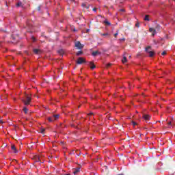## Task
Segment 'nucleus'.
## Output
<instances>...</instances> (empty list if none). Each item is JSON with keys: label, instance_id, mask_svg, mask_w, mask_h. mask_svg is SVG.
<instances>
[{"label": "nucleus", "instance_id": "f257e3e1", "mask_svg": "<svg viewBox=\"0 0 175 175\" xmlns=\"http://www.w3.org/2000/svg\"><path fill=\"white\" fill-rule=\"evenodd\" d=\"M31 96H28L27 94L25 96V100H23V102L25 105H30L31 103Z\"/></svg>", "mask_w": 175, "mask_h": 175}, {"label": "nucleus", "instance_id": "f03ea898", "mask_svg": "<svg viewBox=\"0 0 175 175\" xmlns=\"http://www.w3.org/2000/svg\"><path fill=\"white\" fill-rule=\"evenodd\" d=\"M75 47L78 49V50H81V49H83L84 45L80 42V41H77L75 42Z\"/></svg>", "mask_w": 175, "mask_h": 175}, {"label": "nucleus", "instance_id": "7ed1b4c3", "mask_svg": "<svg viewBox=\"0 0 175 175\" xmlns=\"http://www.w3.org/2000/svg\"><path fill=\"white\" fill-rule=\"evenodd\" d=\"M85 63V59L83 57H79L77 60V65H81V64Z\"/></svg>", "mask_w": 175, "mask_h": 175}, {"label": "nucleus", "instance_id": "20e7f679", "mask_svg": "<svg viewBox=\"0 0 175 175\" xmlns=\"http://www.w3.org/2000/svg\"><path fill=\"white\" fill-rule=\"evenodd\" d=\"M149 31L152 33V36H155V33H157V30L155 29L150 27Z\"/></svg>", "mask_w": 175, "mask_h": 175}, {"label": "nucleus", "instance_id": "39448f33", "mask_svg": "<svg viewBox=\"0 0 175 175\" xmlns=\"http://www.w3.org/2000/svg\"><path fill=\"white\" fill-rule=\"evenodd\" d=\"M143 118H144V120H145V121H148V120H150V118H151V117L150 116V115L144 114Z\"/></svg>", "mask_w": 175, "mask_h": 175}, {"label": "nucleus", "instance_id": "423d86ee", "mask_svg": "<svg viewBox=\"0 0 175 175\" xmlns=\"http://www.w3.org/2000/svg\"><path fill=\"white\" fill-rule=\"evenodd\" d=\"M11 150L13 151L14 154H17V148H16V146L12 145Z\"/></svg>", "mask_w": 175, "mask_h": 175}, {"label": "nucleus", "instance_id": "0eeeda50", "mask_svg": "<svg viewBox=\"0 0 175 175\" xmlns=\"http://www.w3.org/2000/svg\"><path fill=\"white\" fill-rule=\"evenodd\" d=\"M99 54H100V52H99L98 51H96L92 53V55L93 57H96V55H99Z\"/></svg>", "mask_w": 175, "mask_h": 175}, {"label": "nucleus", "instance_id": "6e6552de", "mask_svg": "<svg viewBox=\"0 0 175 175\" xmlns=\"http://www.w3.org/2000/svg\"><path fill=\"white\" fill-rule=\"evenodd\" d=\"M33 51L34 54H40V53H42V51L40 49H33Z\"/></svg>", "mask_w": 175, "mask_h": 175}, {"label": "nucleus", "instance_id": "1a4fd4ad", "mask_svg": "<svg viewBox=\"0 0 175 175\" xmlns=\"http://www.w3.org/2000/svg\"><path fill=\"white\" fill-rule=\"evenodd\" d=\"M89 64H90V65H92L90 67V69L94 70V69H95V68H96V66H95V64H94L93 62H90Z\"/></svg>", "mask_w": 175, "mask_h": 175}, {"label": "nucleus", "instance_id": "9d476101", "mask_svg": "<svg viewBox=\"0 0 175 175\" xmlns=\"http://www.w3.org/2000/svg\"><path fill=\"white\" fill-rule=\"evenodd\" d=\"M151 49V46H148L145 49L146 53H148V54L151 51L150 49Z\"/></svg>", "mask_w": 175, "mask_h": 175}, {"label": "nucleus", "instance_id": "9b49d317", "mask_svg": "<svg viewBox=\"0 0 175 175\" xmlns=\"http://www.w3.org/2000/svg\"><path fill=\"white\" fill-rule=\"evenodd\" d=\"M149 57H154L155 55V53L154 51H151L148 53Z\"/></svg>", "mask_w": 175, "mask_h": 175}, {"label": "nucleus", "instance_id": "f8f14e48", "mask_svg": "<svg viewBox=\"0 0 175 175\" xmlns=\"http://www.w3.org/2000/svg\"><path fill=\"white\" fill-rule=\"evenodd\" d=\"M79 172H80V168H77L73 171V174H77V173H79Z\"/></svg>", "mask_w": 175, "mask_h": 175}, {"label": "nucleus", "instance_id": "ddd939ff", "mask_svg": "<svg viewBox=\"0 0 175 175\" xmlns=\"http://www.w3.org/2000/svg\"><path fill=\"white\" fill-rule=\"evenodd\" d=\"M57 53H58L59 54H60V55H64V49H60V50H59V51H57Z\"/></svg>", "mask_w": 175, "mask_h": 175}, {"label": "nucleus", "instance_id": "4468645a", "mask_svg": "<svg viewBox=\"0 0 175 175\" xmlns=\"http://www.w3.org/2000/svg\"><path fill=\"white\" fill-rule=\"evenodd\" d=\"M144 20H145V21H150V16L146 15Z\"/></svg>", "mask_w": 175, "mask_h": 175}, {"label": "nucleus", "instance_id": "2eb2a0df", "mask_svg": "<svg viewBox=\"0 0 175 175\" xmlns=\"http://www.w3.org/2000/svg\"><path fill=\"white\" fill-rule=\"evenodd\" d=\"M23 111H24L25 114H27L28 113V108H27L26 107H23Z\"/></svg>", "mask_w": 175, "mask_h": 175}, {"label": "nucleus", "instance_id": "dca6fc26", "mask_svg": "<svg viewBox=\"0 0 175 175\" xmlns=\"http://www.w3.org/2000/svg\"><path fill=\"white\" fill-rule=\"evenodd\" d=\"M128 61V59H126V57L124 56L123 59H122V62H123V64H125V62H126Z\"/></svg>", "mask_w": 175, "mask_h": 175}, {"label": "nucleus", "instance_id": "f3484780", "mask_svg": "<svg viewBox=\"0 0 175 175\" xmlns=\"http://www.w3.org/2000/svg\"><path fill=\"white\" fill-rule=\"evenodd\" d=\"M17 8L20 7V6H23V3H21V1H19L16 4Z\"/></svg>", "mask_w": 175, "mask_h": 175}, {"label": "nucleus", "instance_id": "a211bd4d", "mask_svg": "<svg viewBox=\"0 0 175 175\" xmlns=\"http://www.w3.org/2000/svg\"><path fill=\"white\" fill-rule=\"evenodd\" d=\"M53 116L55 117V120H58L59 118V115L57 114V115H53Z\"/></svg>", "mask_w": 175, "mask_h": 175}, {"label": "nucleus", "instance_id": "6ab92c4d", "mask_svg": "<svg viewBox=\"0 0 175 175\" xmlns=\"http://www.w3.org/2000/svg\"><path fill=\"white\" fill-rule=\"evenodd\" d=\"M47 120L49 121V122H53V118L51 117H49Z\"/></svg>", "mask_w": 175, "mask_h": 175}, {"label": "nucleus", "instance_id": "aec40b11", "mask_svg": "<svg viewBox=\"0 0 175 175\" xmlns=\"http://www.w3.org/2000/svg\"><path fill=\"white\" fill-rule=\"evenodd\" d=\"M46 131L45 129H40V133H42V135L44 133V131Z\"/></svg>", "mask_w": 175, "mask_h": 175}, {"label": "nucleus", "instance_id": "412c9836", "mask_svg": "<svg viewBox=\"0 0 175 175\" xmlns=\"http://www.w3.org/2000/svg\"><path fill=\"white\" fill-rule=\"evenodd\" d=\"M135 27H137V28H139L140 27V23L139 22H137L135 24Z\"/></svg>", "mask_w": 175, "mask_h": 175}, {"label": "nucleus", "instance_id": "4be33fe9", "mask_svg": "<svg viewBox=\"0 0 175 175\" xmlns=\"http://www.w3.org/2000/svg\"><path fill=\"white\" fill-rule=\"evenodd\" d=\"M81 54H83V51H78L77 53V55L79 56V55H81Z\"/></svg>", "mask_w": 175, "mask_h": 175}, {"label": "nucleus", "instance_id": "5701e85b", "mask_svg": "<svg viewBox=\"0 0 175 175\" xmlns=\"http://www.w3.org/2000/svg\"><path fill=\"white\" fill-rule=\"evenodd\" d=\"M104 23L106 24L107 25H110V22H109L107 21H105Z\"/></svg>", "mask_w": 175, "mask_h": 175}, {"label": "nucleus", "instance_id": "b1692460", "mask_svg": "<svg viewBox=\"0 0 175 175\" xmlns=\"http://www.w3.org/2000/svg\"><path fill=\"white\" fill-rule=\"evenodd\" d=\"M26 28L31 29V28H32V25L27 23V26L26 27Z\"/></svg>", "mask_w": 175, "mask_h": 175}, {"label": "nucleus", "instance_id": "393cba45", "mask_svg": "<svg viewBox=\"0 0 175 175\" xmlns=\"http://www.w3.org/2000/svg\"><path fill=\"white\" fill-rule=\"evenodd\" d=\"M101 35H102V36H109V33H103Z\"/></svg>", "mask_w": 175, "mask_h": 175}, {"label": "nucleus", "instance_id": "a878e982", "mask_svg": "<svg viewBox=\"0 0 175 175\" xmlns=\"http://www.w3.org/2000/svg\"><path fill=\"white\" fill-rule=\"evenodd\" d=\"M83 8H86V9H88V7H87V5L83 3L82 4Z\"/></svg>", "mask_w": 175, "mask_h": 175}, {"label": "nucleus", "instance_id": "bb28decb", "mask_svg": "<svg viewBox=\"0 0 175 175\" xmlns=\"http://www.w3.org/2000/svg\"><path fill=\"white\" fill-rule=\"evenodd\" d=\"M51 118H52L53 122L56 121L55 118L54 117V115L53 116H51Z\"/></svg>", "mask_w": 175, "mask_h": 175}, {"label": "nucleus", "instance_id": "cd10ccee", "mask_svg": "<svg viewBox=\"0 0 175 175\" xmlns=\"http://www.w3.org/2000/svg\"><path fill=\"white\" fill-rule=\"evenodd\" d=\"M133 126H135V125H137V124L135 122H132Z\"/></svg>", "mask_w": 175, "mask_h": 175}, {"label": "nucleus", "instance_id": "c85d7f7f", "mask_svg": "<svg viewBox=\"0 0 175 175\" xmlns=\"http://www.w3.org/2000/svg\"><path fill=\"white\" fill-rule=\"evenodd\" d=\"M111 66V64H110V63H109V64H107V68H110Z\"/></svg>", "mask_w": 175, "mask_h": 175}, {"label": "nucleus", "instance_id": "c756f323", "mask_svg": "<svg viewBox=\"0 0 175 175\" xmlns=\"http://www.w3.org/2000/svg\"><path fill=\"white\" fill-rule=\"evenodd\" d=\"M161 55H166V51H163V52L161 53Z\"/></svg>", "mask_w": 175, "mask_h": 175}, {"label": "nucleus", "instance_id": "7c9ffc66", "mask_svg": "<svg viewBox=\"0 0 175 175\" xmlns=\"http://www.w3.org/2000/svg\"><path fill=\"white\" fill-rule=\"evenodd\" d=\"M37 10H38V12H40V6H38V7L37 8Z\"/></svg>", "mask_w": 175, "mask_h": 175}, {"label": "nucleus", "instance_id": "2f4dec72", "mask_svg": "<svg viewBox=\"0 0 175 175\" xmlns=\"http://www.w3.org/2000/svg\"><path fill=\"white\" fill-rule=\"evenodd\" d=\"M117 35H118V32L114 34V37H115V38H117Z\"/></svg>", "mask_w": 175, "mask_h": 175}, {"label": "nucleus", "instance_id": "473e14b6", "mask_svg": "<svg viewBox=\"0 0 175 175\" xmlns=\"http://www.w3.org/2000/svg\"><path fill=\"white\" fill-rule=\"evenodd\" d=\"M88 116H94V113H88Z\"/></svg>", "mask_w": 175, "mask_h": 175}, {"label": "nucleus", "instance_id": "72a5a7b5", "mask_svg": "<svg viewBox=\"0 0 175 175\" xmlns=\"http://www.w3.org/2000/svg\"><path fill=\"white\" fill-rule=\"evenodd\" d=\"M89 32H90V29H88L86 30V33H88Z\"/></svg>", "mask_w": 175, "mask_h": 175}, {"label": "nucleus", "instance_id": "f704fd0d", "mask_svg": "<svg viewBox=\"0 0 175 175\" xmlns=\"http://www.w3.org/2000/svg\"><path fill=\"white\" fill-rule=\"evenodd\" d=\"M120 12H125V10L121 9V10H120Z\"/></svg>", "mask_w": 175, "mask_h": 175}, {"label": "nucleus", "instance_id": "c9c22d12", "mask_svg": "<svg viewBox=\"0 0 175 175\" xmlns=\"http://www.w3.org/2000/svg\"><path fill=\"white\" fill-rule=\"evenodd\" d=\"M0 124H3V121L2 120H0Z\"/></svg>", "mask_w": 175, "mask_h": 175}, {"label": "nucleus", "instance_id": "e433bc0d", "mask_svg": "<svg viewBox=\"0 0 175 175\" xmlns=\"http://www.w3.org/2000/svg\"><path fill=\"white\" fill-rule=\"evenodd\" d=\"M93 12H96V8H93Z\"/></svg>", "mask_w": 175, "mask_h": 175}, {"label": "nucleus", "instance_id": "4c0bfd02", "mask_svg": "<svg viewBox=\"0 0 175 175\" xmlns=\"http://www.w3.org/2000/svg\"><path fill=\"white\" fill-rule=\"evenodd\" d=\"M171 124H172V122H168V125H170Z\"/></svg>", "mask_w": 175, "mask_h": 175}, {"label": "nucleus", "instance_id": "58836bf2", "mask_svg": "<svg viewBox=\"0 0 175 175\" xmlns=\"http://www.w3.org/2000/svg\"><path fill=\"white\" fill-rule=\"evenodd\" d=\"M12 39L14 40L15 38L13 37V36H12Z\"/></svg>", "mask_w": 175, "mask_h": 175}, {"label": "nucleus", "instance_id": "ea45409f", "mask_svg": "<svg viewBox=\"0 0 175 175\" xmlns=\"http://www.w3.org/2000/svg\"><path fill=\"white\" fill-rule=\"evenodd\" d=\"M65 175H70V174H65Z\"/></svg>", "mask_w": 175, "mask_h": 175}, {"label": "nucleus", "instance_id": "a19ab883", "mask_svg": "<svg viewBox=\"0 0 175 175\" xmlns=\"http://www.w3.org/2000/svg\"><path fill=\"white\" fill-rule=\"evenodd\" d=\"M156 28H159V26H157Z\"/></svg>", "mask_w": 175, "mask_h": 175}, {"label": "nucleus", "instance_id": "79ce46f5", "mask_svg": "<svg viewBox=\"0 0 175 175\" xmlns=\"http://www.w3.org/2000/svg\"><path fill=\"white\" fill-rule=\"evenodd\" d=\"M74 31L76 32V29H74Z\"/></svg>", "mask_w": 175, "mask_h": 175}, {"label": "nucleus", "instance_id": "37998d69", "mask_svg": "<svg viewBox=\"0 0 175 175\" xmlns=\"http://www.w3.org/2000/svg\"><path fill=\"white\" fill-rule=\"evenodd\" d=\"M78 109H80V106L78 107Z\"/></svg>", "mask_w": 175, "mask_h": 175}, {"label": "nucleus", "instance_id": "c03bdc74", "mask_svg": "<svg viewBox=\"0 0 175 175\" xmlns=\"http://www.w3.org/2000/svg\"><path fill=\"white\" fill-rule=\"evenodd\" d=\"M174 1H175V0H174Z\"/></svg>", "mask_w": 175, "mask_h": 175}]
</instances>
